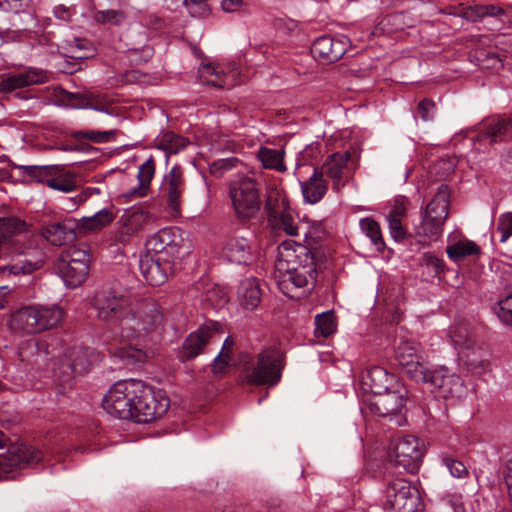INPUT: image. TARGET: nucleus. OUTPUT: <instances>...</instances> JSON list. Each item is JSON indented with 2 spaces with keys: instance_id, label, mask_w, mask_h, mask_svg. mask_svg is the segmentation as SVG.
<instances>
[{
  "instance_id": "obj_17",
  "label": "nucleus",
  "mask_w": 512,
  "mask_h": 512,
  "mask_svg": "<svg viewBox=\"0 0 512 512\" xmlns=\"http://www.w3.org/2000/svg\"><path fill=\"white\" fill-rule=\"evenodd\" d=\"M394 360L401 367L408 377L419 383L422 373L425 370L420 345L411 340H400L395 348Z\"/></svg>"
},
{
  "instance_id": "obj_60",
  "label": "nucleus",
  "mask_w": 512,
  "mask_h": 512,
  "mask_svg": "<svg viewBox=\"0 0 512 512\" xmlns=\"http://www.w3.org/2000/svg\"><path fill=\"white\" fill-rule=\"evenodd\" d=\"M132 233L133 230L130 227L124 226L116 233L115 241L125 245L129 242Z\"/></svg>"
},
{
  "instance_id": "obj_64",
  "label": "nucleus",
  "mask_w": 512,
  "mask_h": 512,
  "mask_svg": "<svg viewBox=\"0 0 512 512\" xmlns=\"http://www.w3.org/2000/svg\"><path fill=\"white\" fill-rule=\"evenodd\" d=\"M140 78V72L138 70H131V71H127L126 73L123 74L122 76V81L124 83H134L136 81H138Z\"/></svg>"
},
{
  "instance_id": "obj_53",
  "label": "nucleus",
  "mask_w": 512,
  "mask_h": 512,
  "mask_svg": "<svg viewBox=\"0 0 512 512\" xmlns=\"http://www.w3.org/2000/svg\"><path fill=\"white\" fill-rule=\"evenodd\" d=\"M496 313L503 323L512 325V294L498 302Z\"/></svg>"
},
{
  "instance_id": "obj_21",
  "label": "nucleus",
  "mask_w": 512,
  "mask_h": 512,
  "mask_svg": "<svg viewBox=\"0 0 512 512\" xmlns=\"http://www.w3.org/2000/svg\"><path fill=\"white\" fill-rule=\"evenodd\" d=\"M139 268L145 281L151 286H161L172 270L171 259L162 255L145 253L139 260Z\"/></svg>"
},
{
  "instance_id": "obj_15",
  "label": "nucleus",
  "mask_w": 512,
  "mask_h": 512,
  "mask_svg": "<svg viewBox=\"0 0 512 512\" xmlns=\"http://www.w3.org/2000/svg\"><path fill=\"white\" fill-rule=\"evenodd\" d=\"M419 383L428 385L435 397L450 399L459 397L463 392V381L447 367L440 366L434 369L425 368Z\"/></svg>"
},
{
  "instance_id": "obj_20",
  "label": "nucleus",
  "mask_w": 512,
  "mask_h": 512,
  "mask_svg": "<svg viewBox=\"0 0 512 512\" xmlns=\"http://www.w3.org/2000/svg\"><path fill=\"white\" fill-rule=\"evenodd\" d=\"M348 43L349 39L345 36L322 35L313 42L311 53L324 64L334 63L345 55Z\"/></svg>"
},
{
  "instance_id": "obj_7",
  "label": "nucleus",
  "mask_w": 512,
  "mask_h": 512,
  "mask_svg": "<svg viewBox=\"0 0 512 512\" xmlns=\"http://www.w3.org/2000/svg\"><path fill=\"white\" fill-rule=\"evenodd\" d=\"M63 318L58 306H26L17 310L11 319L14 329L36 334L56 327Z\"/></svg>"
},
{
  "instance_id": "obj_57",
  "label": "nucleus",
  "mask_w": 512,
  "mask_h": 512,
  "mask_svg": "<svg viewBox=\"0 0 512 512\" xmlns=\"http://www.w3.org/2000/svg\"><path fill=\"white\" fill-rule=\"evenodd\" d=\"M67 49L69 51H86L95 54V49L92 44L86 39L73 38L71 41L66 40Z\"/></svg>"
},
{
  "instance_id": "obj_28",
  "label": "nucleus",
  "mask_w": 512,
  "mask_h": 512,
  "mask_svg": "<svg viewBox=\"0 0 512 512\" xmlns=\"http://www.w3.org/2000/svg\"><path fill=\"white\" fill-rule=\"evenodd\" d=\"M304 200L310 204L318 203L327 192V183L323 178V172L315 168L312 176L300 182Z\"/></svg>"
},
{
  "instance_id": "obj_62",
  "label": "nucleus",
  "mask_w": 512,
  "mask_h": 512,
  "mask_svg": "<svg viewBox=\"0 0 512 512\" xmlns=\"http://www.w3.org/2000/svg\"><path fill=\"white\" fill-rule=\"evenodd\" d=\"M53 13L56 18L63 21H69L72 15L70 9L63 5L56 6L53 10Z\"/></svg>"
},
{
  "instance_id": "obj_10",
  "label": "nucleus",
  "mask_w": 512,
  "mask_h": 512,
  "mask_svg": "<svg viewBox=\"0 0 512 512\" xmlns=\"http://www.w3.org/2000/svg\"><path fill=\"white\" fill-rule=\"evenodd\" d=\"M229 193L238 218L250 219L259 212V183L255 179L247 176L237 178L230 183Z\"/></svg>"
},
{
  "instance_id": "obj_27",
  "label": "nucleus",
  "mask_w": 512,
  "mask_h": 512,
  "mask_svg": "<svg viewBox=\"0 0 512 512\" xmlns=\"http://www.w3.org/2000/svg\"><path fill=\"white\" fill-rule=\"evenodd\" d=\"M351 157L350 152H336L325 160L320 172H323V175L326 174L330 177L334 184L333 188L339 190L340 186H343L341 183V178L343 174V170L347 165Z\"/></svg>"
},
{
  "instance_id": "obj_61",
  "label": "nucleus",
  "mask_w": 512,
  "mask_h": 512,
  "mask_svg": "<svg viewBox=\"0 0 512 512\" xmlns=\"http://www.w3.org/2000/svg\"><path fill=\"white\" fill-rule=\"evenodd\" d=\"M503 477L510 495L512 494V459L506 462L503 469Z\"/></svg>"
},
{
  "instance_id": "obj_8",
  "label": "nucleus",
  "mask_w": 512,
  "mask_h": 512,
  "mask_svg": "<svg viewBox=\"0 0 512 512\" xmlns=\"http://www.w3.org/2000/svg\"><path fill=\"white\" fill-rule=\"evenodd\" d=\"M450 189L448 185L441 184L433 198L421 212V226L417 228V234L430 240L437 241L442 233L443 226L448 217L450 207Z\"/></svg>"
},
{
  "instance_id": "obj_32",
  "label": "nucleus",
  "mask_w": 512,
  "mask_h": 512,
  "mask_svg": "<svg viewBox=\"0 0 512 512\" xmlns=\"http://www.w3.org/2000/svg\"><path fill=\"white\" fill-rule=\"evenodd\" d=\"M289 210V202L282 192L278 190L269 191L264 204V211L269 222H276L279 215Z\"/></svg>"
},
{
  "instance_id": "obj_37",
  "label": "nucleus",
  "mask_w": 512,
  "mask_h": 512,
  "mask_svg": "<svg viewBox=\"0 0 512 512\" xmlns=\"http://www.w3.org/2000/svg\"><path fill=\"white\" fill-rule=\"evenodd\" d=\"M448 257L453 261H459L468 256L478 255L480 253L479 246L470 240L459 241L446 248Z\"/></svg>"
},
{
  "instance_id": "obj_51",
  "label": "nucleus",
  "mask_w": 512,
  "mask_h": 512,
  "mask_svg": "<svg viewBox=\"0 0 512 512\" xmlns=\"http://www.w3.org/2000/svg\"><path fill=\"white\" fill-rule=\"evenodd\" d=\"M155 173V162L152 157L147 159L142 165H140L137 179L139 183L145 184L146 186H150V182Z\"/></svg>"
},
{
  "instance_id": "obj_16",
  "label": "nucleus",
  "mask_w": 512,
  "mask_h": 512,
  "mask_svg": "<svg viewBox=\"0 0 512 512\" xmlns=\"http://www.w3.org/2000/svg\"><path fill=\"white\" fill-rule=\"evenodd\" d=\"M258 244L252 232L245 235L234 234L229 236L223 245L222 252L225 259L239 265H249L257 258Z\"/></svg>"
},
{
  "instance_id": "obj_19",
  "label": "nucleus",
  "mask_w": 512,
  "mask_h": 512,
  "mask_svg": "<svg viewBox=\"0 0 512 512\" xmlns=\"http://www.w3.org/2000/svg\"><path fill=\"white\" fill-rule=\"evenodd\" d=\"M512 133V120L502 117H490L484 119L477 128V134L473 138L479 143L495 145L506 143Z\"/></svg>"
},
{
  "instance_id": "obj_46",
  "label": "nucleus",
  "mask_w": 512,
  "mask_h": 512,
  "mask_svg": "<svg viewBox=\"0 0 512 512\" xmlns=\"http://www.w3.org/2000/svg\"><path fill=\"white\" fill-rule=\"evenodd\" d=\"M163 237H165V228L149 237L145 243V253L162 255L165 257L166 245L163 243Z\"/></svg>"
},
{
  "instance_id": "obj_58",
  "label": "nucleus",
  "mask_w": 512,
  "mask_h": 512,
  "mask_svg": "<svg viewBox=\"0 0 512 512\" xmlns=\"http://www.w3.org/2000/svg\"><path fill=\"white\" fill-rule=\"evenodd\" d=\"M444 500L446 501V504L453 510V512H466L461 495H447Z\"/></svg>"
},
{
  "instance_id": "obj_56",
  "label": "nucleus",
  "mask_w": 512,
  "mask_h": 512,
  "mask_svg": "<svg viewBox=\"0 0 512 512\" xmlns=\"http://www.w3.org/2000/svg\"><path fill=\"white\" fill-rule=\"evenodd\" d=\"M47 185L52 189L66 193L76 188L74 181L68 178H51L47 180Z\"/></svg>"
},
{
  "instance_id": "obj_47",
  "label": "nucleus",
  "mask_w": 512,
  "mask_h": 512,
  "mask_svg": "<svg viewBox=\"0 0 512 512\" xmlns=\"http://www.w3.org/2000/svg\"><path fill=\"white\" fill-rule=\"evenodd\" d=\"M496 231L500 233V242H506L512 236V212L502 213L497 219Z\"/></svg>"
},
{
  "instance_id": "obj_52",
  "label": "nucleus",
  "mask_w": 512,
  "mask_h": 512,
  "mask_svg": "<svg viewBox=\"0 0 512 512\" xmlns=\"http://www.w3.org/2000/svg\"><path fill=\"white\" fill-rule=\"evenodd\" d=\"M184 5L192 17H205L210 12L207 0H184Z\"/></svg>"
},
{
  "instance_id": "obj_29",
  "label": "nucleus",
  "mask_w": 512,
  "mask_h": 512,
  "mask_svg": "<svg viewBox=\"0 0 512 512\" xmlns=\"http://www.w3.org/2000/svg\"><path fill=\"white\" fill-rule=\"evenodd\" d=\"M452 343L459 348L471 350L475 345V334L466 320L456 321L449 330Z\"/></svg>"
},
{
  "instance_id": "obj_31",
  "label": "nucleus",
  "mask_w": 512,
  "mask_h": 512,
  "mask_svg": "<svg viewBox=\"0 0 512 512\" xmlns=\"http://www.w3.org/2000/svg\"><path fill=\"white\" fill-rule=\"evenodd\" d=\"M116 357L122 361L126 368L133 370L141 368L147 361L149 355L146 350L134 345H129L119 348L116 351Z\"/></svg>"
},
{
  "instance_id": "obj_50",
  "label": "nucleus",
  "mask_w": 512,
  "mask_h": 512,
  "mask_svg": "<svg viewBox=\"0 0 512 512\" xmlns=\"http://www.w3.org/2000/svg\"><path fill=\"white\" fill-rule=\"evenodd\" d=\"M417 113L423 121H432L436 113L435 102L430 98L422 99L417 105Z\"/></svg>"
},
{
  "instance_id": "obj_45",
  "label": "nucleus",
  "mask_w": 512,
  "mask_h": 512,
  "mask_svg": "<svg viewBox=\"0 0 512 512\" xmlns=\"http://www.w3.org/2000/svg\"><path fill=\"white\" fill-rule=\"evenodd\" d=\"M421 263L428 269V273L432 277H439L445 271L443 260L430 252L423 254Z\"/></svg>"
},
{
  "instance_id": "obj_39",
  "label": "nucleus",
  "mask_w": 512,
  "mask_h": 512,
  "mask_svg": "<svg viewBox=\"0 0 512 512\" xmlns=\"http://www.w3.org/2000/svg\"><path fill=\"white\" fill-rule=\"evenodd\" d=\"M187 146V140L172 131L165 132L156 144L158 149L164 150L168 153H178L181 149Z\"/></svg>"
},
{
  "instance_id": "obj_41",
  "label": "nucleus",
  "mask_w": 512,
  "mask_h": 512,
  "mask_svg": "<svg viewBox=\"0 0 512 512\" xmlns=\"http://www.w3.org/2000/svg\"><path fill=\"white\" fill-rule=\"evenodd\" d=\"M257 157L266 169L282 170L284 169L283 157L278 150L261 147Z\"/></svg>"
},
{
  "instance_id": "obj_33",
  "label": "nucleus",
  "mask_w": 512,
  "mask_h": 512,
  "mask_svg": "<svg viewBox=\"0 0 512 512\" xmlns=\"http://www.w3.org/2000/svg\"><path fill=\"white\" fill-rule=\"evenodd\" d=\"M464 356V365L472 374H482L489 369L490 360L488 351L478 348L467 350Z\"/></svg>"
},
{
  "instance_id": "obj_48",
  "label": "nucleus",
  "mask_w": 512,
  "mask_h": 512,
  "mask_svg": "<svg viewBox=\"0 0 512 512\" xmlns=\"http://www.w3.org/2000/svg\"><path fill=\"white\" fill-rule=\"evenodd\" d=\"M273 223L276 224L279 229L285 231L287 235L296 236L298 234V226L289 210L279 215L276 222Z\"/></svg>"
},
{
  "instance_id": "obj_43",
  "label": "nucleus",
  "mask_w": 512,
  "mask_h": 512,
  "mask_svg": "<svg viewBox=\"0 0 512 512\" xmlns=\"http://www.w3.org/2000/svg\"><path fill=\"white\" fill-rule=\"evenodd\" d=\"M315 334L325 338L332 335L336 330L333 312L327 311L316 315L315 317Z\"/></svg>"
},
{
  "instance_id": "obj_6",
  "label": "nucleus",
  "mask_w": 512,
  "mask_h": 512,
  "mask_svg": "<svg viewBox=\"0 0 512 512\" xmlns=\"http://www.w3.org/2000/svg\"><path fill=\"white\" fill-rule=\"evenodd\" d=\"M54 453L55 448L47 445L39 448L26 443L11 444L6 453L0 454V480L14 479L17 469L45 468L51 465L50 458Z\"/></svg>"
},
{
  "instance_id": "obj_24",
  "label": "nucleus",
  "mask_w": 512,
  "mask_h": 512,
  "mask_svg": "<svg viewBox=\"0 0 512 512\" xmlns=\"http://www.w3.org/2000/svg\"><path fill=\"white\" fill-rule=\"evenodd\" d=\"M46 80L47 76L42 70L29 69L3 79L0 84V89L4 91H13L29 87L31 85L41 84Z\"/></svg>"
},
{
  "instance_id": "obj_63",
  "label": "nucleus",
  "mask_w": 512,
  "mask_h": 512,
  "mask_svg": "<svg viewBox=\"0 0 512 512\" xmlns=\"http://www.w3.org/2000/svg\"><path fill=\"white\" fill-rule=\"evenodd\" d=\"M7 2L12 9H14L15 12H18L20 10H24L29 6L30 0H4Z\"/></svg>"
},
{
  "instance_id": "obj_18",
  "label": "nucleus",
  "mask_w": 512,
  "mask_h": 512,
  "mask_svg": "<svg viewBox=\"0 0 512 512\" xmlns=\"http://www.w3.org/2000/svg\"><path fill=\"white\" fill-rule=\"evenodd\" d=\"M184 190L183 170L176 165L165 175L160 186V196L165 201L166 208L172 216L180 215V199Z\"/></svg>"
},
{
  "instance_id": "obj_2",
  "label": "nucleus",
  "mask_w": 512,
  "mask_h": 512,
  "mask_svg": "<svg viewBox=\"0 0 512 512\" xmlns=\"http://www.w3.org/2000/svg\"><path fill=\"white\" fill-rule=\"evenodd\" d=\"M102 406L119 419L147 423L164 415L170 400L162 390L155 391L141 380L129 379L116 382L105 394Z\"/></svg>"
},
{
  "instance_id": "obj_23",
  "label": "nucleus",
  "mask_w": 512,
  "mask_h": 512,
  "mask_svg": "<svg viewBox=\"0 0 512 512\" xmlns=\"http://www.w3.org/2000/svg\"><path fill=\"white\" fill-rule=\"evenodd\" d=\"M361 384L365 391L376 395L393 389V387L401 383L394 374L389 373L384 367L372 366L363 373Z\"/></svg>"
},
{
  "instance_id": "obj_4",
  "label": "nucleus",
  "mask_w": 512,
  "mask_h": 512,
  "mask_svg": "<svg viewBox=\"0 0 512 512\" xmlns=\"http://www.w3.org/2000/svg\"><path fill=\"white\" fill-rule=\"evenodd\" d=\"M285 367V353L278 344L263 347L256 360L243 364V374L247 383L256 386H276Z\"/></svg>"
},
{
  "instance_id": "obj_5",
  "label": "nucleus",
  "mask_w": 512,
  "mask_h": 512,
  "mask_svg": "<svg viewBox=\"0 0 512 512\" xmlns=\"http://www.w3.org/2000/svg\"><path fill=\"white\" fill-rule=\"evenodd\" d=\"M99 361L101 354L93 348H70L54 364L53 380L64 392L72 388L77 378L85 376Z\"/></svg>"
},
{
  "instance_id": "obj_35",
  "label": "nucleus",
  "mask_w": 512,
  "mask_h": 512,
  "mask_svg": "<svg viewBox=\"0 0 512 512\" xmlns=\"http://www.w3.org/2000/svg\"><path fill=\"white\" fill-rule=\"evenodd\" d=\"M504 15H506L505 10L493 4L470 6L464 11V17L473 22L480 21L485 17L500 19Z\"/></svg>"
},
{
  "instance_id": "obj_12",
  "label": "nucleus",
  "mask_w": 512,
  "mask_h": 512,
  "mask_svg": "<svg viewBox=\"0 0 512 512\" xmlns=\"http://www.w3.org/2000/svg\"><path fill=\"white\" fill-rule=\"evenodd\" d=\"M387 457L391 466L415 474L420 468L423 457L421 442L412 435L399 436L391 441Z\"/></svg>"
},
{
  "instance_id": "obj_30",
  "label": "nucleus",
  "mask_w": 512,
  "mask_h": 512,
  "mask_svg": "<svg viewBox=\"0 0 512 512\" xmlns=\"http://www.w3.org/2000/svg\"><path fill=\"white\" fill-rule=\"evenodd\" d=\"M114 213L110 209H102L89 217H83L77 220V231L81 234L97 232L113 222Z\"/></svg>"
},
{
  "instance_id": "obj_3",
  "label": "nucleus",
  "mask_w": 512,
  "mask_h": 512,
  "mask_svg": "<svg viewBox=\"0 0 512 512\" xmlns=\"http://www.w3.org/2000/svg\"><path fill=\"white\" fill-rule=\"evenodd\" d=\"M320 224L305 233L306 245L283 242L278 248L277 269L282 273L279 288L288 294V284L295 288L313 290L318 273L326 268L327 256L319 247L318 240L323 235Z\"/></svg>"
},
{
  "instance_id": "obj_42",
  "label": "nucleus",
  "mask_w": 512,
  "mask_h": 512,
  "mask_svg": "<svg viewBox=\"0 0 512 512\" xmlns=\"http://www.w3.org/2000/svg\"><path fill=\"white\" fill-rule=\"evenodd\" d=\"M116 134L114 130L108 131H94V130H79L72 131L71 137L76 141H91L94 143H105L112 139V137Z\"/></svg>"
},
{
  "instance_id": "obj_38",
  "label": "nucleus",
  "mask_w": 512,
  "mask_h": 512,
  "mask_svg": "<svg viewBox=\"0 0 512 512\" xmlns=\"http://www.w3.org/2000/svg\"><path fill=\"white\" fill-rule=\"evenodd\" d=\"M61 99L66 103L67 106L77 109H93L96 111L106 112L104 108L94 106L88 96L81 93H72L66 90H61Z\"/></svg>"
},
{
  "instance_id": "obj_49",
  "label": "nucleus",
  "mask_w": 512,
  "mask_h": 512,
  "mask_svg": "<svg viewBox=\"0 0 512 512\" xmlns=\"http://www.w3.org/2000/svg\"><path fill=\"white\" fill-rule=\"evenodd\" d=\"M441 461L453 477L461 478L468 473L466 466L452 456L443 455Z\"/></svg>"
},
{
  "instance_id": "obj_26",
  "label": "nucleus",
  "mask_w": 512,
  "mask_h": 512,
  "mask_svg": "<svg viewBox=\"0 0 512 512\" xmlns=\"http://www.w3.org/2000/svg\"><path fill=\"white\" fill-rule=\"evenodd\" d=\"M163 243L166 245L165 257L171 261L190 253V244L184 239L183 232L179 228H165Z\"/></svg>"
},
{
  "instance_id": "obj_14",
  "label": "nucleus",
  "mask_w": 512,
  "mask_h": 512,
  "mask_svg": "<svg viewBox=\"0 0 512 512\" xmlns=\"http://www.w3.org/2000/svg\"><path fill=\"white\" fill-rule=\"evenodd\" d=\"M224 333L222 323L205 321L196 331L190 333L177 352V358L186 362L205 352L207 346L218 341Z\"/></svg>"
},
{
  "instance_id": "obj_34",
  "label": "nucleus",
  "mask_w": 512,
  "mask_h": 512,
  "mask_svg": "<svg viewBox=\"0 0 512 512\" xmlns=\"http://www.w3.org/2000/svg\"><path fill=\"white\" fill-rule=\"evenodd\" d=\"M361 231L370 239L378 252L386 248L379 223L372 217H364L359 221Z\"/></svg>"
},
{
  "instance_id": "obj_54",
  "label": "nucleus",
  "mask_w": 512,
  "mask_h": 512,
  "mask_svg": "<svg viewBox=\"0 0 512 512\" xmlns=\"http://www.w3.org/2000/svg\"><path fill=\"white\" fill-rule=\"evenodd\" d=\"M238 162L239 160L236 157L218 159L210 164V172L217 177H221L223 172L234 168Z\"/></svg>"
},
{
  "instance_id": "obj_25",
  "label": "nucleus",
  "mask_w": 512,
  "mask_h": 512,
  "mask_svg": "<svg viewBox=\"0 0 512 512\" xmlns=\"http://www.w3.org/2000/svg\"><path fill=\"white\" fill-rule=\"evenodd\" d=\"M262 291L257 278L249 277L243 279L237 290V298L240 305L246 310H254L261 301Z\"/></svg>"
},
{
  "instance_id": "obj_59",
  "label": "nucleus",
  "mask_w": 512,
  "mask_h": 512,
  "mask_svg": "<svg viewBox=\"0 0 512 512\" xmlns=\"http://www.w3.org/2000/svg\"><path fill=\"white\" fill-rule=\"evenodd\" d=\"M148 189L149 187L146 186L145 184H142V183H139L138 182V186L137 187H133L131 188L127 193H126V197L128 198H138V197H143V196H146L147 195V192H148Z\"/></svg>"
},
{
  "instance_id": "obj_36",
  "label": "nucleus",
  "mask_w": 512,
  "mask_h": 512,
  "mask_svg": "<svg viewBox=\"0 0 512 512\" xmlns=\"http://www.w3.org/2000/svg\"><path fill=\"white\" fill-rule=\"evenodd\" d=\"M234 344V340L231 336H227L223 342L222 349L215 357L211 369L214 375L222 376L227 372L229 362L232 358L231 347Z\"/></svg>"
},
{
  "instance_id": "obj_11",
  "label": "nucleus",
  "mask_w": 512,
  "mask_h": 512,
  "mask_svg": "<svg viewBox=\"0 0 512 512\" xmlns=\"http://www.w3.org/2000/svg\"><path fill=\"white\" fill-rule=\"evenodd\" d=\"M408 390L402 385H396L393 389L386 390L380 394L372 395L363 401L362 411H369L371 414L380 417L400 416L396 422L402 425V414L406 411Z\"/></svg>"
},
{
  "instance_id": "obj_44",
  "label": "nucleus",
  "mask_w": 512,
  "mask_h": 512,
  "mask_svg": "<svg viewBox=\"0 0 512 512\" xmlns=\"http://www.w3.org/2000/svg\"><path fill=\"white\" fill-rule=\"evenodd\" d=\"M125 19V14L121 10H99L94 15V20L99 24L120 25Z\"/></svg>"
},
{
  "instance_id": "obj_13",
  "label": "nucleus",
  "mask_w": 512,
  "mask_h": 512,
  "mask_svg": "<svg viewBox=\"0 0 512 512\" xmlns=\"http://www.w3.org/2000/svg\"><path fill=\"white\" fill-rule=\"evenodd\" d=\"M90 257L87 250L71 248L62 252L55 263V271L70 288L80 286L89 274Z\"/></svg>"
},
{
  "instance_id": "obj_22",
  "label": "nucleus",
  "mask_w": 512,
  "mask_h": 512,
  "mask_svg": "<svg viewBox=\"0 0 512 512\" xmlns=\"http://www.w3.org/2000/svg\"><path fill=\"white\" fill-rule=\"evenodd\" d=\"M78 224L73 218H66L41 228V235L51 245L62 246L73 242L77 236Z\"/></svg>"
},
{
  "instance_id": "obj_9",
  "label": "nucleus",
  "mask_w": 512,
  "mask_h": 512,
  "mask_svg": "<svg viewBox=\"0 0 512 512\" xmlns=\"http://www.w3.org/2000/svg\"><path fill=\"white\" fill-rule=\"evenodd\" d=\"M384 506L394 512H422L424 509L417 487L403 478L386 480Z\"/></svg>"
},
{
  "instance_id": "obj_1",
  "label": "nucleus",
  "mask_w": 512,
  "mask_h": 512,
  "mask_svg": "<svg viewBox=\"0 0 512 512\" xmlns=\"http://www.w3.org/2000/svg\"><path fill=\"white\" fill-rule=\"evenodd\" d=\"M97 317L107 324L118 327L126 339L139 338L162 324L163 311L153 299L141 301L133 308L130 299L112 289L96 292L92 302Z\"/></svg>"
},
{
  "instance_id": "obj_40",
  "label": "nucleus",
  "mask_w": 512,
  "mask_h": 512,
  "mask_svg": "<svg viewBox=\"0 0 512 512\" xmlns=\"http://www.w3.org/2000/svg\"><path fill=\"white\" fill-rule=\"evenodd\" d=\"M24 174L40 183H46L52 175L59 171L58 165H27L20 167Z\"/></svg>"
},
{
  "instance_id": "obj_55",
  "label": "nucleus",
  "mask_w": 512,
  "mask_h": 512,
  "mask_svg": "<svg viewBox=\"0 0 512 512\" xmlns=\"http://www.w3.org/2000/svg\"><path fill=\"white\" fill-rule=\"evenodd\" d=\"M387 220L390 234L395 241L403 242L405 239L408 238L409 234L402 225L401 220L393 218V216H387Z\"/></svg>"
}]
</instances>
